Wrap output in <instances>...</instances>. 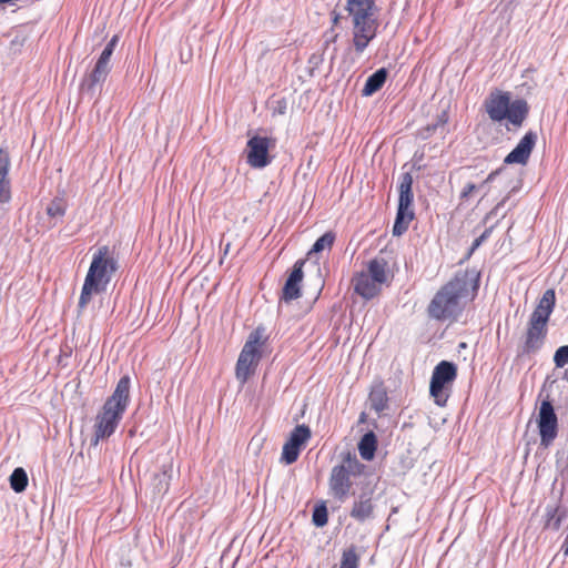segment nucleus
<instances>
[{
	"label": "nucleus",
	"instance_id": "f257e3e1",
	"mask_svg": "<svg viewBox=\"0 0 568 568\" xmlns=\"http://www.w3.org/2000/svg\"><path fill=\"white\" fill-rule=\"evenodd\" d=\"M477 290V282L467 272L457 273L439 288L428 305V315L438 321L455 320L463 311L462 300L469 288Z\"/></svg>",
	"mask_w": 568,
	"mask_h": 568
},
{
	"label": "nucleus",
	"instance_id": "f03ea898",
	"mask_svg": "<svg viewBox=\"0 0 568 568\" xmlns=\"http://www.w3.org/2000/svg\"><path fill=\"white\" fill-rule=\"evenodd\" d=\"M344 11L353 27V45L362 54L377 34V7L374 0H345Z\"/></svg>",
	"mask_w": 568,
	"mask_h": 568
},
{
	"label": "nucleus",
	"instance_id": "7ed1b4c3",
	"mask_svg": "<svg viewBox=\"0 0 568 568\" xmlns=\"http://www.w3.org/2000/svg\"><path fill=\"white\" fill-rule=\"evenodd\" d=\"M556 304L554 290H547L531 313L523 343L518 349L519 357L537 354L544 346L548 334V321Z\"/></svg>",
	"mask_w": 568,
	"mask_h": 568
},
{
	"label": "nucleus",
	"instance_id": "20e7f679",
	"mask_svg": "<svg viewBox=\"0 0 568 568\" xmlns=\"http://www.w3.org/2000/svg\"><path fill=\"white\" fill-rule=\"evenodd\" d=\"M489 119L494 122L508 120L516 128H520L529 114V105L525 99H510V93L495 90L484 102Z\"/></svg>",
	"mask_w": 568,
	"mask_h": 568
},
{
	"label": "nucleus",
	"instance_id": "39448f33",
	"mask_svg": "<svg viewBox=\"0 0 568 568\" xmlns=\"http://www.w3.org/2000/svg\"><path fill=\"white\" fill-rule=\"evenodd\" d=\"M365 465L356 455L347 453L341 464L335 465L329 475L328 487L331 495L338 501H345L352 490V477H358L364 473Z\"/></svg>",
	"mask_w": 568,
	"mask_h": 568
},
{
	"label": "nucleus",
	"instance_id": "423d86ee",
	"mask_svg": "<svg viewBox=\"0 0 568 568\" xmlns=\"http://www.w3.org/2000/svg\"><path fill=\"white\" fill-rule=\"evenodd\" d=\"M266 339L267 337L265 336V328L263 326H257L250 333L235 366L236 379L242 385L255 373L262 358L261 347L265 344Z\"/></svg>",
	"mask_w": 568,
	"mask_h": 568
},
{
	"label": "nucleus",
	"instance_id": "0eeeda50",
	"mask_svg": "<svg viewBox=\"0 0 568 568\" xmlns=\"http://www.w3.org/2000/svg\"><path fill=\"white\" fill-rule=\"evenodd\" d=\"M413 176L409 172H405L399 178L398 184V206L396 212L395 222L393 225V235L399 236L404 234L410 222L415 217L413 206L414 194H413Z\"/></svg>",
	"mask_w": 568,
	"mask_h": 568
},
{
	"label": "nucleus",
	"instance_id": "6e6552de",
	"mask_svg": "<svg viewBox=\"0 0 568 568\" xmlns=\"http://www.w3.org/2000/svg\"><path fill=\"white\" fill-rule=\"evenodd\" d=\"M130 389L131 378L129 375H123L118 381L112 395L106 398L98 415L119 425L131 402Z\"/></svg>",
	"mask_w": 568,
	"mask_h": 568
},
{
	"label": "nucleus",
	"instance_id": "1a4fd4ad",
	"mask_svg": "<svg viewBox=\"0 0 568 568\" xmlns=\"http://www.w3.org/2000/svg\"><path fill=\"white\" fill-rule=\"evenodd\" d=\"M116 268V261L114 257L110 256L109 246H100L92 256V261L84 280L105 291L111 281V276Z\"/></svg>",
	"mask_w": 568,
	"mask_h": 568
},
{
	"label": "nucleus",
	"instance_id": "9d476101",
	"mask_svg": "<svg viewBox=\"0 0 568 568\" xmlns=\"http://www.w3.org/2000/svg\"><path fill=\"white\" fill-rule=\"evenodd\" d=\"M119 40L120 38L118 34H114L109 40L100 57L98 58L93 70L82 80L80 84L81 91L94 94L97 87L106 80L111 71L110 60Z\"/></svg>",
	"mask_w": 568,
	"mask_h": 568
},
{
	"label": "nucleus",
	"instance_id": "9b49d317",
	"mask_svg": "<svg viewBox=\"0 0 568 568\" xmlns=\"http://www.w3.org/2000/svg\"><path fill=\"white\" fill-rule=\"evenodd\" d=\"M536 424L540 437L539 446L547 449L554 444L559 432L558 416L548 397L539 405Z\"/></svg>",
	"mask_w": 568,
	"mask_h": 568
},
{
	"label": "nucleus",
	"instance_id": "f8f14e48",
	"mask_svg": "<svg viewBox=\"0 0 568 568\" xmlns=\"http://www.w3.org/2000/svg\"><path fill=\"white\" fill-rule=\"evenodd\" d=\"M457 377V366L453 362H439L432 374L429 393L438 406H445L448 394L445 390L446 385L452 384Z\"/></svg>",
	"mask_w": 568,
	"mask_h": 568
},
{
	"label": "nucleus",
	"instance_id": "ddd939ff",
	"mask_svg": "<svg viewBox=\"0 0 568 568\" xmlns=\"http://www.w3.org/2000/svg\"><path fill=\"white\" fill-rule=\"evenodd\" d=\"M275 140L268 136L255 134L246 143V163L254 169H263L272 162L270 149Z\"/></svg>",
	"mask_w": 568,
	"mask_h": 568
},
{
	"label": "nucleus",
	"instance_id": "4468645a",
	"mask_svg": "<svg viewBox=\"0 0 568 568\" xmlns=\"http://www.w3.org/2000/svg\"><path fill=\"white\" fill-rule=\"evenodd\" d=\"M538 135L535 131L529 130L519 140L517 145L504 159L505 164H521L525 165L537 143Z\"/></svg>",
	"mask_w": 568,
	"mask_h": 568
},
{
	"label": "nucleus",
	"instance_id": "2eb2a0df",
	"mask_svg": "<svg viewBox=\"0 0 568 568\" xmlns=\"http://www.w3.org/2000/svg\"><path fill=\"white\" fill-rule=\"evenodd\" d=\"M305 264L304 260H297L290 273L288 277L285 281V284L282 290L281 300L288 303L291 301L297 300L301 297V284L304 277L303 266Z\"/></svg>",
	"mask_w": 568,
	"mask_h": 568
},
{
	"label": "nucleus",
	"instance_id": "dca6fc26",
	"mask_svg": "<svg viewBox=\"0 0 568 568\" xmlns=\"http://www.w3.org/2000/svg\"><path fill=\"white\" fill-rule=\"evenodd\" d=\"M373 491H362L353 503L349 516L358 523H364L374 517L375 505L373 503Z\"/></svg>",
	"mask_w": 568,
	"mask_h": 568
},
{
	"label": "nucleus",
	"instance_id": "f3484780",
	"mask_svg": "<svg viewBox=\"0 0 568 568\" xmlns=\"http://www.w3.org/2000/svg\"><path fill=\"white\" fill-rule=\"evenodd\" d=\"M11 159L6 148H0V203H9L11 201V182L9 171Z\"/></svg>",
	"mask_w": 568,
	"mask_h": 568
},
{
	"label": "nucleus",
	"instance_id": "a211bd4d",
	"mask_svg": "<svg viewBox=\"0 0 568 568\" xmlns=\"http://www.w3.org/2000/svg\"><path fill=\"white\" fill-rule=\"evenodd\" d=\"M353 285L355 293L367 301L377 296L382 286L381 283L375 282V280L365 272H361L354 276Z\"/></svg>",
	"mask_w": 568,
	"mask_h": 568
},
{
	"label": "nucleus",
	"instance_id": "6ab92c4d",
	"mask_svg": "<svg viewBox=\"0 0 568 568\" xmlns=\"http://www.w3.org/2000/svg\"><path fill=\"white\" fill-rule=\"evenodd\" d=\"M387 74H388V72L385 68H381V69L376 70L374 73H372L367 78V80L362 89V95L371 97L374 93H376L377 91H379L386 82Z\"/></svg>",
	"mask_w": 568,
	"mask_h": 568
},
{
	"label": "nucleus",
	"instance_id": "aec40b11",
	"mask_svg": "<svg viewBox=\"0 0 568 568\" xmlns=\"http://www.w3.org/2000/svg\"><path fill=\"white\" fill-rule=\"evenodd\" d=\"M365 273L383 285L388 281V263L383 257H375L368 262Z\"/></svg>",
	"mask_w": 568,
	"mask_h": 568
},
{
	"label": "nucleus",
	"instance_id": "412c9836",
	"mask_svg": "<svg viewBox=\"0 0 568 568\" xmlns=\"http://www.w3.org/2000/svg\"><path fill=\"white\" fill-rule=\"evenodd\" d=\"M119 425L111 420L97 415L94 424V436L92 438V445H98L101 439L108 438L114 434Z\"/></svg>",
	"mask_w": 568,
	"mask_h": 568
},
{
	"label": "nucleus",
	"instance_id": "4be33fe9",
	"mask_svg": "<svg viewBox=\"0 0 568 568\" xmlns=\"http://www.w3.org/2000/svg\"><path fill=\"white\" fill-rule=\"evenodd\" d=\"M172 479V467H163L160 473L152 477L151 486L154 495L163 496L168 493Z\"/></svg>",
	"mask_w": 568,
	"mask_h": 568
},
{
	"label": "nucleus",
	"instance_id": "5701e85b",
	"mask_svg": "<svg viewBox=\"0 0 568 568\" xmlns=\"http://www.w3.org/2000/svg\"><path fill=\"white\" fill-rule=\"evenodd\" d=\"M371 408L381 414L388 408V396L385 387L379 384L374 386L368 395Z\"/></svg>",
	"mask_w": 568,
	"mask_h": 568
},
{
	"label": "nucleus",
	"instance_id": "b1692460",
	"mask_svg": "<svg viewBox=\"0 0 568 568\" xmlns=\"http://www.w3.org/2000/svg\"><path fill=\"white\" fill-rule=\"evenodd\" d=\"M377 449V437L373 430L365 433L359 443L358 452L363 459L372 460Z\"/></svg>",
	"mask_w": 568,
	"mask_h": 568
},
{
	"label": "nucleus",
	"instance_id": "393cba45",
	"mask_svg": "<svg viewBox=\"0 0 568 568\" xmlns=\"http://www.w3.org/2000/svg\"><path fill=\"white\" fill-rule=\"evenodd\" d=\"M567 517V510L562 507L556 506H547L546 508V524L545 527L558 530L562 524V521Z\"/></svg>",
	"mask_w": 568,
	"mask_h": 568
},
{
	"label": "nucleus",
	"instance_id": "a878e982",
	"mask_svg": "<svg viewBox=\"0 0 568 568\" xmlns=\"http://www.w3.org/2000/svg\"><path fill=\"white\" fill-rule=\"evenodd\" d=\"M311 428L301 424L294 427L291 432L288 439L286 440L288 444H293L295 447L302 449V447L306 444V442L311 438Z\"/></svg>",
	"mask_w": 568,
	"mask_h": 568
},
{
	"label": "nucleus",
	"instance_id": "bb28decb",
	"mask_svg": "<svg viewBox=\"0 0 568 568\" xmlns=\"http://www.w3.org/2000/svg\"><path fill=\"white\" fill-rule=\"evenodd\" d=\"M103 292L104 291L101 290L100 287L95 286V284L84 280V283H83V286L81 290V294L79 297V302H78V312L82 313L85 310V307L90 303L93 294H100Z\"/></svg>",
	"mask_w": 568,
	"mask_h": 568
},
{
	"label": "nucleus",
	"instance_id": "cd10ccee",
	"mask_svg": "<svg viewBox=\"0 0 568 568\" xmlns=\"http://www.w3.org/2000/svg\"><path fill=\"white\" fill-rule=\"evenodd\" d=\"M10 487L16 493H22L28 486V475L22 467H17L10 475Z\"/></svg>",
	"mask_w": 568,
	"mask_h": 568
},
{
	"label": "nucleus",
	"instance_id": "c85d7f7f",
	"mask_svg": "<svg viewBox=\"0 0 568 568\" xmlns=\"http://www.w3.org/2000/svg\"><path fill=\"white\" fill-rule=\"evenodd\" d=\"M359 555L357 554L356 546L351 545L342 552L339 568H358L359 567Z\"/></svg>",
	"mask_w": 568,
	"mask_h": 568
},
{
	"label": "nucleus",
	"instance_id": "c756f323",
	"mask_svg": "<svg viewBox=\"0 0 568 568\" xmlns=\"http://www.w3.org/2000/svg\"><path fill=\"white\" fill-rule=\"evenodd\" d=\"M335 241V233L328 231L324 233L322 236H320L315 243L313 244L310 254L312 253H320L324 248H331Z\"/></svg>",
	"mask_w": 568,
	"mask_h": 568
},
{
	"label": "nucleus",
	"instance_id": "7c9ffc66",
	"mask_svg": "<svg viewBox=\"0 0 568 568\" xmlns=\"http://www.w3.org/2000/svg\"><path fill=\"white\" fill-rule=\"evenodd\" d=\"M67 204L62 197H54L47 206V214L50 217H62L65 214Z\"/></svg>",
	"mask_w": 568,
	"mask_h": 568
},
{
	"label": "nucleus",
	"instance_id": "2f4dec72",
	"mask_svg": "<svg viewBox=\"0 0 568 568\" xmlns=\"http://www.w3.org/2000/svg\"><path fill=\"white\" fill-rule=\"evenodd\" d=\"M312 521L316 527H324L328 521V513L325 504L316 505L313 509Z\"/></svg>",
	"mask_w": 568,
	"mask_h": 568
},
{
	"label": "nucleus",
	"instance_id": "473e14b6",
	"mask_svg": "<svg viewBox=\"0 0 568 568\" xmlns=\"http://www.w3.org/2000/svg\"><path fill=\"white\" fill-rule=\"evenodd\" d=\"M300 453V448L295 447L293 444H288L287 442H285L282 449L281 460L284 462L286 465H291L297 460Z\"/></svg>",
	"mask_w": 568,
	"mask_h": 568
},
{
	"label": "nucleus",
	"instance_id": "72a5a7b5",
	"mask_svg": "<svg viewBox=\"0 0 568 568\" xmlns=\"http://www.w3.org/2000/svg\"><path fill=\"white\" fill-rule=\"evenodd\" d=\"M556 468L561 473V475H568V449L557 450Z\"/></svg>",
	"mask_w": 568,
	"mask_h": 568
},
{
	"label": "nucleus",
	"instance_id": "f704fd0d",
	"mask_svg": "<svg viewBox=\"0 0 568 568\" xmlns=\"http://www.w3.org/2000/svg\"><path fill=\"white\" fill-rule=\"evenodd\" d=\"M554 363L556 367H565L568 365V345L558 347L554 354Z\"/></svg>",
	"mask_w": 568,
	"mask_h": 568
},
{
	"label": "nucleus",
	"instance_id": "c9c22d12",
	"mask_svg": "<svg viewBox=\"0 0 568 568\" xmlns=\"http://www.w3.org/2000/svg\"><path fill=\"white\" fill-rule=\"evenodd\" d=\"M494 226L487 227L477 239L474 240L468 255H471L490 235Z\"/></svg>",
	"mask_w": 568,
	"mask_h": 568
},
{
	"label": "nucleus",
	"instance_id": "e433bc0d",
	"mask_svg": "<svg viewBox=\"0 0 568 568\" xmlns=\"http://www.w3.org/2000/svg\"><path fill=\"white\" fill-rule=\"evenodd\" d=\"M501 171L503 169H497L490 172L488 176L480 184H478L479 190L484 191L483 196L488 194L487 185H489V183H491Z\"/></svg>",
	"mask_w": 568,
	"mask_h": 568
},
{
	"label": "nucleus",
	"instance_id": "4c0bfd02",
	"mask_svg": "<svg viewBox=\"0 0 568 568\" xmlns=\"http://www.w3.org/2000/svg\"><path fill=\"white\" fill-rule=\"evenodd\" d=\"M476 191H480L477 184L467 183L460 192V200H467Z\"/></svg>",
	"mask_w": 568,
	"mask_h": 568
},
{
	"label": "nucleus",
	"instance_id": "58836bf2",
	"mask_svg": "<svg viewBox=\"0 0 568 568\" xmlns=\"http://www.w3.org/2000/svg\"><path fill=\"white\" fill-rule=\"evenodd\" d=\"M437 129V124H428L420 131V136L423 139L429 138Z\"/></svg>",
	"mask_w": 568,
	"mask_h": 568
},
{
	"label": "nucleus",
	"instance_id": "ea45409f",
	"mask_svg": "<svg viewBox=\"0 0 568 568\" xmlns=\"http://www.w3.org/2000/svg\"><path fill=\"white\" fill-rule=\"evenodd\" d=\"M508 197H505L487 215H486V220L489 219L491 215H495L497 214L498 210L504 206L505 202L507 201Z\"/></svg>",
	"mask_w": 568,
	"mask_h": 568
},
{
	"label": "nucleus",
	"instance_id": "a19ab883",
	"mask_svg": "<svg viewBox=\"0 0 568 568\" xmlns=\"http://www.w3.org/2000/svg\"><path fill=\"white\" fill-rule=\"evenodd\" d=\"M332 22L333 24H337L339 20L347 19L346 16H342L341 13L336 12L335 10L332 11Z\"/></svg>",
	"mask_w": 568,
	"mask_h": 568
},
{
	"label": "nucleus",
	"instance_id": "79ce46f5",
	"mask_svg": "<svg viewBox=\"0 0 568 568\" xmlns=\"http://www.w3.org/2000/svg\"><path fill=\"white\" fill-rule=\"evenodd\" d=\"M448 121V115L446 112H443L440 115H438V119L435 124H437V128L440 125L446 124Z\"/></svg>",
	"mask_w": 568,
	"mask_h": 568
},
{
	"label": "nucleus",
	"instance_id": "37998d69",
	"mask_svg": "<svg viewBox=\"0 0 568 568\" xmlns=\"http://www.w3.org/2000/svg\"><path fill=\"white\" fill-rule=\"evenodd\" d=\"M366 418V415L365 413H362L361 416H359V422H364Z\"/></svg>",
	"mask_w": 568,
	"mask_h": 568
},
{
	"label": "nucleus",
	"instance_id": "c03bdc74",
	"mask_svg": "<svg viewBox=\"0 0 568 568\" xmlns=\"http://www.w3.org/2000/svg\"><path fill=\"white\" fill-rule=\"evenodd\" d=\"M565 378L568 379V371L565 372Z\"/></svg>",
	"mask_w": 568,
	"mask_h": 568
}]
</instances>
